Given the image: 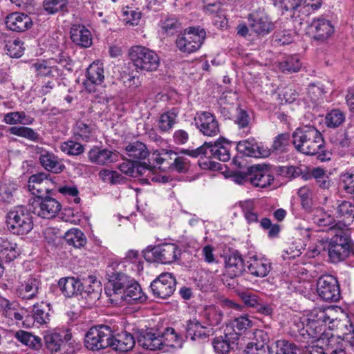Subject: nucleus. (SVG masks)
Segmentation results:
<instances>
[{"label": "nucleus", "mask_w": 354, "mask_h": 354, "mask_svg": "<svg viewBox=\"0 0 354 354\" xmlns=\"http://www.w3.org/2000/svg\"><path fill=\"white\" fill-rule=\"evenodd\" d=\"M39 159L42 167L51 172L58 174L65 169L64 165L51 152L44 151Z\"/></svg>", "instance_id": "35"}, {"label": "nucleus", "mask_w": 354, "mask_h": 354, "mask_svg": "<svg viewBox=\"0 0 354 354\" xmlns=\"http://www.w3.org/2000/svg\"><path fill=\"white\" fill-rule=\"evenodd\" d=\"M248 270L251 274L258 277H264L268 275L271 269V264L267 259H258L257 257H252L248 262Z\"/></svg>", "instance_id": "37"}, {"label": "nucleus", "mask_w": 354, "mask_h": 354, "mask_svg": "<svg viewBox=\"0 0 354 354\" xmlns=\"http://www.w3.org/2000/svg\"><path fill=\"white\" fill-rule=\"evenodd\" d=\"M5 43V50L6 53L11 57H20L23 55L24 51V43L19 39L6 40L3 39Z\"/></svg>", "instance_id": "52"}, {"label": "nucleus", "mask_w": 354, "mask_h": 354, "mask_svg": "<svg viewBox=\"0 0 354 354\" xmlns=\"http://www.w3.org/2000/svg\"><path fill=\"white\" fill-rule=\"evenodd\" d=\"M196 128L204 136L214 137L219 132L218 122L214 115L207 111H199L194 117Z\"/></svg>", "instance_id": "13"}, {"label": "nucleus", "mask_w": 354, "mask_h": 354, "mask_svg": "<svg viewBox=\"0 0 354 354\" xmlns=\"http://www.w3.org/2000/svg\"><path fill=\"white\" fill-rule=\"evenodd\" d=\"M161 28L167 35H173L182 28V24L175 16L166 17L161 21Z\"/></svg>", "instance_id": "51"}, {"label": "nucleus", "mask_w": 354, "mask_h": 354, "mask_svg": "<svg viewBox=\"0 0 354 354\" xmlns=\"http://www.w3.org/2000/svg\"><path fill=\"white\" fill-rule=\"evenodd\" d=\"M290 135L288 133L278 135L274 140L272 149L277 153H282L286 151L289 145Z\"/></svg>", "instance_id": "61"}, {"label": "nucleus", "mask_w": 354, "mask_h": 354, "mask_svg": "<svg viewBox=\"0 0 354 354\" xmlns=\"http://www.w3.org/2000/svg\"><path fill=\"white\" fill-rule=\"evenodd\" d=\"M353 249L344 248L339 245L328 244V257L332 263H338L344 261L348 257Z\"/></svg>", "instance_id": "48"}, {"label": "nucleus", "mask_w": 354, "mask_h": 354, "mask_svg": "<svg viewBox=\"0 0 354 354\" xmlns=\"http://www.w3.org/2000/svg\"><path fill=\"white\" fill-rule=\"evenodd\" d=\"M248 19L251 30L259 37L270 34L275 28V24L263 10L252 12L249 14Z\"/></svg>", "instance_id": "10"}, {"label": "nucleus", "mask_w": 354, "mask_h": 354, "mask_svg": "<svg viewBox=\"0 0 354 354\" xmlns=\"http://www.w3.org/2000/svg\"><path fill=\"white\" fill-rule=\"evenodd\" d=\"M212 328H206L196 319H193L187 322L186 337L191 340L204 339L213 335Z\"/></svg>", "instance_id": "25"}, {"label": "nucleus", "mask_w": 354, "mask_h": 354, "mask_svg": "<svg viewBox=\"0 0 354 354\" xmlns=\"http://www.w3.org/2000/svg\"><path fill=\"white\" fill-rule=\"evenodd\" d=\"M15 337L21 343L32 350L39 351L42 347L41 339L29 332L20 330L15 333Z\"/></svg>", "instance_id": "42"}, {"label": "nucleus", "mask_w": 354, "mask_h": 354, "mask_svg": "<svg viewBox=\"0 0 354 354\" xmlns=\"http://www.w3.org/2000/svg\"><path fill=\"white\" fill-rule=\"evenodd\" d=\"M343 189L349 194H354V174L344 173L341 175Z\"/></svg>", "instance_id": "64"}, {"label": "nucleus", "mask_w": 354, "mask_h": 354, "mask_svg": "<svg viewBox=\"0 0 354 354\" xmlns=\"http://www.w3.org/2000/svg\"><path fill=\"white\" fill-rule=\"evenodd\" d=\"M72 41L81 48H88L92 45V35L90 30L82 24H73L70 29Z\"/></svg>", "instance_id": "23"}, {"label": "nucleus", "mask_w": 354, "mask_h": 354, "mask_svg": "<svg viewBox=\"0 0 354 354\" xmlns=\"http://www.w3.org/2000/svg\"><path fill=\"white\" fill-rule=\"evenodd\" d=\"M5 24L9 30L18 32H25L32 26L31 18L26 14L19 12H13L8 15Z\"/></svg>", "instance_id": "22"}, {"label": "nucleus", "mask_w": 354, "mask_h": 354, "mask_svg": "<svg viewBox=\"0 0 354 354\" xmlns=\"http://www.w3.org/2000/svg\"><path fill=\"white\" fill-rule=\"evenodd\" d=\"M129 57L138 71H154L160 65L156 52L142 46H132L129 50Z\"/></svg>", "instance_id": "4"}, {"label": "nucleus", "mask_w": 354, "mask_h": 354, "mask_svg": "<svg viewBox=\"0 0 354 354\" xmlns=\"http://www.w3.org/2000/svg\"><path fill=\"white\" fill-rule=\"evenodd\" d=\"M322 5V0H292L286 2V10H292L293 15L298 12V17L303 19L319 9Z\"/></svg>", "instance_id": "14"}, {"label": "nucleus", "mask_w": 354, "mask_h": 354, "mask_svg": "<svg viewBox=\"0 0 354 354\" xmlns=\"http://www.w3.org/2000/svg\"><path fill=\"white\" fill-rule=\"evenodd\" d=\"M204 317L206 318L209 325L215 326L221 324L223 313L219 308L210 306L205 308Z\"/></svg>", "instance_id": "55"}, {"label": "nucleus", "mask_w": 354, "mask_h": 354, "mask_svg": "<svg viewBox=\"0 0 354 354\" xmlns=\"http://www.w3.org/2000/svg\"><path fill=\"white\" fill-rule=\"evenodd\" d=\"M160 339L162 345L158 350H162L164 352L169 351L170 348L176 347L178 344V336L172 328H167L163 333H160Z\"/></svg>", "instance_id": "47"}, {"label": "nucleus", "mask_w": 354, "mask_h": 354, "mask_svg": "<svg viewBox=\"0 0 354 354\" xmlns=\"http://www.w3.org/2000/svg\"><path fill=\"white\" fill-rule=\"evenodd\" d=\"M30 205L35 214L46 219L55 218L62 208L59 202L50 196H37L32 199Z\"/></svg>", "instance_id": "8"}, {"label": "nucleus", "mask_w": 354, "mask_h": 354, "mask_svg": "<svg viewBox=\"0 0 354 354\" xmlns=\"http://www.w3.org/2000/svg\"><path fill=\"white\" fill-rule=\"evenodd\" d=\"M19 255L17 244L6 238L0 240V259L3 261L10 262Z\"/></svg>", "instance_id": "41"}, {"label": "nucleus", "mask_w": 354, "mask_h": 354, "mask_svg": "<svg viewBox=\"0 0 354 354\" xmlns=\"http://www.w3.org/2000/svg\"><path fill=\"white\" fill-rule=\"evenodd\" d=\"M106 274L109 283L105 288V293L111 304L120 305L123 302L124 293L130 281L126 274L115 271L112 266L108 267Z\"/></svg>", "instance_id": "5"}, {"label": "nucleus", "mask_w": 354, "mask_h": 354, "mask_svg": "<svg viewBox=\"0 0 354 354\" xmlns=\"http://www.w3.org/2000/svg\"><path fill=\"white\" fill-rule=\"evenodd\" d=\"M313 221L315 224L319 227H329V230L331 231V227L336 223L334 218L331 215L322 209L315 211L313 216Z\"/></svg>", "instance_id": "56"}, {"label": "nucleus", "mask_w": 354, "mask_h": 354, "mask_svg": "<svg viewBox=\"0 0 354 354\" xmlns=\"http://www.w3.org/2000/svg\"><path fill=\"white\" fill-rule=\"evenodd\" d=\"M68 0H44L42 7L48 15L64 14L68 12Z\"/></svg>", "instance_id": "44"}, {"label": "nucleus", "mask_w": 354, "mask_h": 354, "mask_svg": "<svg viewBox=\"0 0 354 354\" xmlns=\"http://www.w3.org/2000/svg\"><path fill=\"white\" fill-rule=\"evenodd\" d=\"M94 130L93 125L86 124L82 121H78L73 128V133L77 138L88 141L93 136Z\"/></svg>", "instance_id": "53"}, {"label": "nucleus", "mask_w": 354, "mask_h": 354, "mask_svg": "<svg viewBox=\"0 0 354 354\" xmlns=\"http://www.w3.org/2000/svg\"><path fill=\"white\" fill-rule=\"evenodd\" d=\"M245 270L243 259L239 253H234L230 255L225 259V273L223 274L222 280L225 284L234 288V283H227V279H234L242 274Z\"/></svg>", "instance_id": "15"}, {"label": "nucleus", "mask_w": 354, "mask_h": 354, "mask_svg": "<svg viewBox=\"0 0 354 354\" xmlns=\"http://www.w3.org/2000/svg\"><path fill=\"white\" fill-rule=\"evenodd\" d=\"M149 253H151L153 261L169 264L178 259L181 251L174 243H164L152 248L146 256Z\"/></svg>", "instance_id": "12"}, {"label": "nucleus", "mask_w": 354, "mask_h": 354, "mask_svg": "<svg viewBox=\"0 0 354 354\" xmlns=\"http://www.w3.org/2000/svg\"><path fill=\"white\" fill-rule=\"evenodd\" d=\"M136 339L139 346L149 351H157L162 345L160 333L150 330H140L137 332Z\"/></svg>", "instance_id": "20"}, {"label": "nucleus", "mask_w": 354, "mask_h": 354, "mask_svg": "<svg viewBox=\"0 0 354 354\" xmlns=\"http://www.w3.org/2000/svg\"><path fill=\"white\" fill-rule=\"evenodd\" d=\"M236 149L243 155L254 158H266L270 154V149L259 145L254 138L239 141Z\"/></svg>", "instance_id": "16"}, {"label": "nucleus", "mask_w": 354, "mask_h": 354, "mask_svg": "<svg viewBox=\"0 0 354 354\" xmlns=\"http://www.w3.org/2000/svg\"><path fill=\"white\" fill-rule=\"evenodd\" d=\"M330 319L326 313V310L321 308L313 309L306 321H308L315 329H317L318 333L322 335L325 330L326 324Z\"/></svg>", "instance_id": "33"}, {"label": "nucleus", "mask_w": 354, "mask_h": 354, "mask_svg": "<svg viewBox=\"0 0 354 354\" xmlns=\"http://www.w3.org/2000/svg\"><path fill=\"white\" fill-rule=\"evenodd\" d=\"M48 310V306L44 303L35 304L32 307V315L27 314L26 319L24 321V325L27 327L32 326L39 327L46 324L50 320Z\"/></svg>", "instance_id": "19"}, {"label": "nucleus", "mask_w": 354, "mask_h": 354, "mask_svg": "<svg viewBox=\"0 0 354 354\" xmlns=\"http://www.w3.org/2000/svg\"><path fill=\"white\" fill-rule=\"evenodd\" d=\"M206 37L205 30L198 27H189L178 35L177 48L182 53L191 54L198 50Z\"/></svg>", "instance_id": "6"}, {"label": "nucleus", "mask_w": 354, "mask_h": 354, "mask_svg": "<svg viewBox=\"0 0 354 354\" xmlns=\"http://www.w3.org/2000/svg\"><path fill=\"white\" fill-rule=\"evenodd\" d=\"M276 344V354H302L300 348L294 343L286 340H279Z\"/></svg>", "instance_id": "59"}, {"label": "nucleus", "mask_w": 354, "mask_h": 354, "mask_svg": "<svg viewBox=\"0 0 354 354\" xmlns=\"http://www.w3.org/2000/svg\"><path fill=\"white\" fill-rule=\"evenodd\" d=\"M232 327L236 333H240L251 326L252 322L247 315H241L235 318L232 322Z\"/></svg>", "instance_id": "63"}, {"label": "nucleus", "mask_w": 354, "mask_h": 354, "mask_svg": "<svg viewBox=\"0 0 354 354\" xmlns=\"http://www.w3.org/2000/svg\"><path fill=\"white\" fill-rule=\"evenodd\" d=\"M112 330L108 326L100 325L91 328L85 334L84 344L86 348L99 351L109 347Z\"/></svg>", "instance_id": "7"}, {"label": "nucleus", "mask_w": 354, "mask_h": 354, "mask_svg": "<svg viewBox=\"0 0 354 354\" xmlns=\"http://www.w3.org/2000/svg\"><path fill=\"white\" fill-rule=\"evenodd\" d=\"M61 150L70 156H78L84 151V147L73 140H67L61 145Z\"/></svg>", "instance_id": "58"}, {"label": "nucleus", "mask_w": 354, "mask_h": 354, "mask_svg": "<svg viewBox=\"0 0 354 354\" xmlns=\"http://www.w3.org/2000/svg\"><path fill=\"white\" fill-rule=\"evenodd\" d=\"M241 207L244 214V217L248 223H255L258 221V214L254 209V205L252 201H246L241 203Z\"/></svg>", "instance_id": "60"}, {"label": "nucleus", "mask_w": 354, "mask_h": 354, "mask_svg": "<svg viewBox=\"0 0 354 354\" xmlns=\"http://www.w3.org/2000/svg\"><path fill=\"white\" fill-rule=\"evenodd\" d=\"M332 229V231L335 232V235L331 238L328 244L330 245H339L344 248H348L353 249V243L348 234L345 230L346 229Z\"/></svg>", "instance_id": "49"}, {"label": "nucleus", "mask_w": 354, "mask_h": 354, "mask_svg": "<svg viewBox=\"0 0 354 354\" xmlns=\"http://www.w3.org/2000/svg\"><path fill=\"white\" fill-rule=\"evenodd\" d=\"M102 293V287L98 281H93L92 284L82 286V290L80 295H82L88 305L93 306L100 299Z\"/></svg>", "instance_id": "40"}, {"label": "nucleus", "mask_w": 354, "mask_h": 354, "mask_svg": "<svg viewBox=\"0 0 354 354\" xmlns=\"http://www.w3.org/2000/svg\"><path fill=\"white\" fill-rule=\"evenodd\" d=\"M231 148V142L225 139H218L214 143L205 142L202 146L194 150L183 149L181 153L194 158L204 156L207 158L226 162L230 159Z\"/></svg>", "instance_id": "2"}, {"label": "nucleus", "mask_w": 354, "mask_h": 354, "mask_svg": "<svg viewBox=\"0 0 354 354\" xmlns=\"http://www.w3.org/2000/svg\"><path fill=\"white\" fill-rule=\"evenodd\" d=\"M6 225L13 234H28L33 228L32 216L30 210L23 205L14 207L6 215Z\"/></svg>", "instance_id": "3"}, {"label": "nucleus", "mask_w": 354, "mask_h": 354, "mask_svg": "<svg viewBox=\"0 0 354 354\" xmlns=\"http://www.w3.org/2000/svg\"><path fill=\"white\" fill-rule=\"evenodd\" d=\"M118 155L107 149L94 147L88 152V158L93 164L98 165H108L118 160Z\"/></svg>", "instance_id": "24"}, {"label": "nucleus", "mask_w": 354, "mask_h": 354, "mask_svg": "<svg viewBox=\"0 0 354 354\" xmlns=\"http://www.w3.org/2000/svg\"><path fill=\"white\" fill-rule=\"evenodd\" d=\"M37 75L42 77H59L62 73V69L54 64L53 59L43 60L33 64Z\"/></svg>", "instance_id": "34"}, {"label": "nucleus", "mask_w": 354, "mask_h": 354, "mask_svg": "<svg viewBox=\"0 0 354 354\" xmlns=\"http://www.w3.org/2000/svg\"><path fill=\"white\" fill-rule=\"evenodd\" d=\"M292 144L296 150L308 156L317 155L319 160H330L322 133L313 126L298 127L293 132Z\"/></svg>", "instance_id": "1"}, {"label": "nucleus", "mask_w": 354, "mask_h": 354, "mask_svg": "<svg viewBox=\"0 0 354 354\" xmlns=\"http://www.w3.org/2000/svg\"><path fill=\"white\" fill-rule=\"evenodd\" d=\"M295 326L297 330L293 329V331L300 342H308L310 339H319L322 335L308 321L306 324L304 322H299L295 324Z\"/></svg>", "instance_id": "32"}, {"label": "nucleus", "mask_w": 354, "mask_h": 354, "mask_svg": "<svg viewBox=\"0 0 354 354\" xmlns=\"http://www.w3.org/2000/svg\"><path fill=\"white\" fill-rule=\"evenodd\" d=\"M64 240L68 245L76 248L84 247L86 243V236L77 228H72L67 231L64 235Z\"/></svg>", "instance_id": "46"}, {"label": "nucleus", "mask_w": 354, "mask_h": 354, "mask_svg": "<svg viewBox=\"0 0 354 354\" xmlns=\"http://www.w3.org/2000/svg\"><path fill=\"white\" fill-rule=\"evenodd\" d=\"M337 217L342 218L333 227V229H346L354 221V205L349 201H343L336 208Z\"/></svg>", "instance_id": "18"}, {"label": "nucleus", "mask_w": 354, "mask_h": 354, "mask_svg": "<svg viewBox=\"0 0 354 354\" xmlns=\"http://www.w3.org/2000/svg\"><path fill=\"white\" fill-rule=\"evenodd\" d=\"M317 292L322 300L336 302L340 299V289L338 281L332 275H324L317 283Z\"/></svg>", "instance_id": "9"}, {"label": "nucleus", "mask_w": 354, "mask_h": 354, "mask_svg": "<svg viewBox=\"0 0 354 354\" xmlns=\"http://www.w3.org/2000/svg\"><path fill=\"white\" fill-rule=\"evenodd\" d=\"M127 156L134 161L145 160L149 156L146 145L140 141L130 142L125 147Z\"/></svg>", "instance_id": "38"}, {"label": "nucleus", "mask_w": 354, "mask_h": 354, "mask_svg": "<svg viewBox=\"0 0 354 354\" xmlns=\"http://www.w3.org/2000/svg\"><path fill=\"white\" fill-rule=\"evenodd\" d=\"M248 171L250 172V182L255 187L264 188L274 180L272 175L260 169L259 165L248 167Z\"/></svg>", "instance_id": "27"}, {"label": "nucleus", "mask_w": 354, "mask_h": 354, "mask_svg": "<svg viewBox=\"0 0 354 354\" xmlns=\"http://www.w3.org/2000/svg\"><path fill=\"white\" fill-rule=\"evenodd\" d=\"M301 67V63L297 55L286 57L279 63V68L283 73H295L299 71Z\"/></svg>", "instance_id": "50"}, {"label": "nucleus", "mask_w": 354, "mask_h": 354, "mask_svg": "<svg viewBox=\"0 0 354 354\" xmlns=\"http://www.w3.org/2000/svg\"><path fill=\"white\" fill-rule=\"evenodd\" d=\"M145 299L146 297L142 291L140 286L137 282L130 281L124 293L123 301H125L131 304L138 301L142 302Z\"/></svg>", "instance_id": "43"}, {"label": "nucleus", "mask_w": 354, "mask_h": 354, "mask_svg": "<svg viewBox=\"0 0 354 354\" xmlns=\"http://www.w3.org/2000/svg\"><path fill=\"white\" fill-rule=\"evenodd\" d=\"M213 346L214 351L221 354L227 353L232 348V346L227 336H225V338L223 337L215 338L213 341Z\"/></svg>", "instance_id": "62"}, {"label": "nucleus", "mask_w": 354, "mask_h": 354, "mask_svg": "<svg viewBox=\"0 0 354 354\" xmlns=\"http://www.w3.org/2000/svg\"><path fill=\"white\" fill-rule=\"evenodd\" d=\"M175 277L168 272L162 273L151 283L153 295L158 298L167 299L171 296L176 290Z\"/></svg>", "instance_id": "11"}, {"label": "nucleus", "mask_w": 354, "mask_h": 354, "mask_svg": "<svg viewBox=\"0 0 354 354\" xmlns=\"http://www.w3.org/2000/svg\"><path fill=\"white\" fill-rule=\"evenodd\" d=\"M41 285V282L39 278L29 277L18 288V296L24 299H32L38 294Z\"/></svg>", "instance_id": "29"}, {"label": "nucleus", "mask_w": 354, "mask_h": 354, "mask_svg": "<svg viewBox=\"0 0 354 354\" xmlns=\"http://www.w3.org/2000/svg\"><path fill=\"white\" fill-rule=\"evenodd\" d=\"M0 306L3 308L4 315L16 321H24L27 315V310L24 308H17V304L10 303L8 299L1 300Z\"/></svg>", "instance_id": "39"}, {"label": "nucleus", "mask_w": 354, "mask_h": 354, "mask_svg": "<svg viewBox=\"0 0 354 354\" xmlns=\"http://www.w3.org/2000/svg\"><path fill=\"white\" fill-rule=\"evenodd\" d=\"M10 134L24 138L30 141L37 142L39 140V135L34 129L26 127H12L9 129Z\"/></svg>", "instance_id": "54"}, {"label": "nucleus", "mask_w": 354, "mask_h": 354, "mask_svg": "<svg viewBox=\"0 0 354 354\" xmlns=\"http://www.w3.org/2000/svg\"><path fill=\"white\" fill-rule=\"evenodd\" d=\"M241 299L245 304L248 306L254 308L257 311L264 315H268L272 313V308L266 304L262 299L258 295L250 292H243Z\"/></svg>", "instance_id": "36"}, {"label": "nucleus", "mask_w": 354, "mask_h": 354, "mask_svg": "<svg viewBox=\"0 0 354 354\" xmlns=\"http://www.w3.org/2000/svg\"><path fill=\"white\" fill-rule=\"evenodd\" d=\"M178 111L177 109H172L163 113L158 121V128L162 132H167L172 129L176 123Z\"/></svg>", "instance_id": "45"}, {"label": "nucleus", "mask_w": 354, "mask_h": 354, "mask_svg": "<svg viewBox=\"0 0 354 354\" xmlns=\"http://www.w3.org/2000/svg\"><path fill=\"white\" fill-rule=\"evenodd\" d=\"M110 342L111 345L109 347L120 352H127L131 350L136 344L134 337L127 331L118 333L115 335L112 333Z\"/></svg>", "instance_id": "26"}, {"label": "nucleus", "mask_w": 354, "mask_h": 354, "mask_svg": "<svg viewBox=\"0 0 354 354\" xmlns=\"http://www.w3.org/2000/svg\"><path fill=\"white\" fill-rule=\"evenodd\" d=\"M345 116L343 112L338 109H333L325 118V124L328 127L336 128L344 121Z\"/></svg>", "instance_id": "57"}, {"label": "nucleus", "mask_w": 354, "mask_h": 354, "mask_svg": "<svg viewBox=\"0 0 354 354\" xmlns=\"http://www.w3.org/2000/svg\"><path fill=\"white\" fill-rule=\"evenodd\" d=\"M309 31L315 40L324 41L333 35L334 27L329 20L318 17L311 22Z\"/></svg>", "instance_id": "17"}, {"label": "nucleus", "mask_w": 354, "mask_h": 354, "mask_svg": "<svg viewBox=\"0 0 354 354\" xmlns=\"http://www.w3.org/2000/svg\"><path fill=\"white\" fill-rule=\"evenodd\" d=\"M254 335L258 339H263V343L253 341L248 343L245 350V354H270V348L268 345L270 338L267 333L258 330L254 333Z\"/></svg>", "instance_id": "30"}, {"label": "nucleus", "mask_w": 354, "mask_h": 354, "mask_svg": "<svg viewBox=\"0 0 354 354\" xmlns=\"http://www.w3.org/2000/svg\"><path fill=\"white\" fill-rule=\"evenodd\" d=\"M104 80V68L99 62L92 63L86 71V80L84 85L90 93L95 91V86L101 84Z\"/></svg>", "instance_id": "21"}, {"label": "nucleus", "mask_w": 354, "mask_h": 354, "mask_svg": "<svg viewBox=\"0 0 354 354\" xmlns=\"http://www.w3.org/2000/svg\"><path fill=\"white\" fill-rule=\"evenodd\" d=\"M46 348L55 354H72L74 351H68V344L64 343L60 334L48 333L44 336Z\"/></svg>", "instance_id": "28"}, {"label": "nucleus", "mask_w": 354, "mask_h": 354, "mask_svg": "<svg viewBox=\"0 0 354 354\" xmlns=\"http://www.w3.org/2000/svg\"><path fill=\"white\" fill-rule=\"evenodd\" d=\"M58 287L66 297L80 295L82 290V283L75 277H63L58 281Z\"/></svg>", "instance_id": "31"}]
</instances>
